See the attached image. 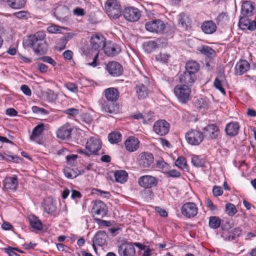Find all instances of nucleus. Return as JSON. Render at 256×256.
<instances>
[{"label": "nucleus", "instance_id": "nucleus-11", "mask_svg": "<svg viewBox=\"0 0 256 256\" xmlns=\"http://www.w3.org/2000/svg\"><path fill=\"white\" fill-rule=\"evenodd\" d=\"M153 129L156 134L160 136H165L168 132L170 124L164 120H158L154 123Z\"/></svg>", "mask_w": 256, "mask_h": 256}, {"label": "nucleus", "instance_id": "nucleus-8", "mask_svg": "<svg viewBox=\"0 0 256 256\" xmlns=\"http://www.w3.org/2000/svg\"><path fill=\"white\" fill-rule=\"evenodd\" d=\"M145 28L152 32L162 33L165 28V24L160 20H155L146 22Z\"/></svg>", "mask_w": 256, "mask_h": 256}, {"label": "nucleus", "instance_id": "nucleus-41", "mask_svg": "<svg viewBox=\"0 0 256 256\" xmlns=\"http://www.w3.org/2000/svg\"><path fill=\"white\" fill-rule=\"evenodd\" d=\"M108 141L111 144H116L122 140V134L119 132H112L108 134Z\"/></svg>", "mask_w": 256, "mask_h": 256}, {"label": "nucleus", "instance_id": "nucleus-3", "mask_svg": "<svg viewBox=\"0 0 256 256\" xmlns=\"http://www.w3.org/2000/svg\"><path fill=\"white\" fill-rule=\"evenodd\" d=\"M174 90L176 96L182 103L185 104L190 100V88L178 84L175 86Z\"/></svg>", "mask_w": 256, "mask_h": 256}, {"label": "nucleus", "instance_id": "nucleus-30", "mask_svg": "<svg viewBox=\"0 0 256 256\" xmlns=\"http://www.w3.org/2000/svg\"><path fill=\"white\" fill-rule=\"evenodd\" d=\"M201 28L202 32L205 34H212L216 31V26L214 22L208 20L203 22Z\"/></svg>", "mask_w": 256, "mask_h": 256}, {"label": "nucleus", "instance_id": "nucleus-19", "mask_svg": "<svg viewBox=\"0 0 256 256\" xmlns=\"http://www.w3.org/2000/svg\"><path fill=\"white\" fill-rule=\"evenodd\" d=\"M104 50L105 54L108 56H114L118 54L121 50L118 44L110 42L106 43Z\"/></svg>", "mask_w": 256, "mask_h": 256}, {"label": "nucleus", "instance_id": "nucleus-39", "mask_svg": "<svg viewBox=\"0 0 256 256\" xmlns=\"http://www.w3.org/2000/svg\"><path fill=\"white\" fill-rule=\"evenodd\" d=\"M221 224V220L216 216H212L209 218V226L213 229H216Z\"/></svg>", "mask_w": 256, "mask_h": 256}, {"label": "nucleus", "instance_id": "nucleus-35", "mask_svg": "<svg viewBox=\"0 0 256 256\" xmlns=\"http://www.w3.org/2000/svg\"><path fill=\"white\" fill-rule=\"evenodd\" d=\"M242 232V230L240 228H234L226 234L224 239L229 241L234 240L240 236Z\"/></svg>", "mask_w": 256, "mask_h": 256}, {"label": "nucleus", "instance_id": "nucleus-57", "mask_svg": "<svg viewBox=\"0 0 256 256\" xmlns=\"http://www.w3.org/2000/svg\"><path fill=\"white\" fill-rule=\"evenodd\" d=\"M20 89L24 94L26 96H30L32 94V92L29 87L26 84L21 86Z\"/></svg>", "mask_w": 256, "mask_h": 256}, {"label": "nucleus", "instance_id": "nucleus-51", "mask_svg": "<svg viewBox=\"0 0 256 256\" xmlns=\"http://www.w3.org/2000/svg\"><path fill=\"white\" fill-rule=\"evenodd\" d=\"M65 87L69 90L73 92H76L78 91V86L74 83L68 82L64 84Z\"/></svg>", "mask_w": 256, "mask_h": 256}, {"label": "nucleus", "instance_id": "nucleus-50", "mask_svg": "<svg viewBox=\"0 0 256 256\" xmlns=\"http://www.w3.org/2000/svg\"><path fill=\"white\" fill-rule=\"evenodd\" d=\"M200 50L202 53L208 56L212 55L214 52V50L208 46H202Z\"/></svg>", "mask_w": 256, "mask_h": 256}, {"label": "nucleus", "instance_id": "nucleus-23", "mask_svg": "<svg viewBox=\"0 0 256 256\" xmlns=\"http://www.w3.org/2000/svg\"><path fill=\"white\" fill-rule=\"evenodd\" d=\"M250 68V64L246 60H240L238 62L234 68V74L236 76H241L247 72Z\"/></svg>", "mask_w": 256, "mask_h": 256}, {"label": "nucleus", "instance_id": "nucleus-63", "mask_svg": "<svg viewBox=\"0 0 256 256\" xmlns=\"http://www.w3.org/2000/svg\"><path fill=\"white\" fill-rule=\"evenodd\" d=\"M233 226V224L229 221H226L224 224H222L221 226L223 230H228Z\"/></svg>", "mask_w": 256, "mask_h": 256}, {"label": "nucleus", "instance_id": "nucleus-28", "mask_svg": "<svg viewBox=\"0 0 256 256\" xmlns=\"http://www.w3.org/2000/svg\"><path fill=\"white\" fill-rule=\"evenodd\" d=\"M104 96L108 101L116 102L118 98L119 92L116 88H110L105 90Z\"/></svg>", "mask_w": 256, "mask_h": 256}, {"label": "nucleus", "instance_id": "nucleus-54", "mask_svg": "<svg viewBox=\"0 0 256 256\" xmlns=\"http://www.w3.org/2000/svg\"><path fill=\"white\" fill-rule=\"evenodd\" d=\"M64 112L68 115L74 116L78 114V110L74 108H70L66 110Z\"/></svg>", "mask_w": 256, "mask_h": 256}, {"label": "nucleus", "instance_id": "nucleus-9", "mask_svg": "<svg viewBox=\"0 0 256 256\" xmlns=\"http://www.w3.org/2000/svg\"><path fill=\"white\" fill-rule=\"evenodd\" d=\"M198 212V208L196 205L191 202L185 203L181 208L182 214L188 218L194 217L197 214Z\"/></svg>", "mask_w": 256, "mask_h": 256}, {"label": "nucleus", "instance_id": "nucleus-17", "mask_svg": "<svg viewBox=\"0 0 256 256\" xmlns=\"http://www.w3.org/2000/svg\"><path fill=\"white\" fill-rule=\"evenodd\" d=\"M180 82L182 86H186L190 88L196 80V76L186 71L182 74L179 78Z\"/></svg>", "mask_w": 256, "mask_h": 256}, {"label": "nucleus", "instance_id": "nucleus-33", "mask_svg": "<svg viewBox=\"0 0 256 256\" xmlns=\"http://www.w3.org/2000/svg\"><path fill=\"white\" fill-rule=\"evenodd\" d=\"M186 71L196 75V73L199 70V64L195 61L190 60L186 63Z\"/></svg>", "mask_w": 256, "mask_h": 256}, {"label": "nucleus", "instance_id": "nucleus-40", "mask_svg": "<svg viewBox=\"0 0 256 256\" xmlns=\"http://www.w3.org/2000/svg\"><path fill=\"white\" fill-rule=\"evenodd\" d=\"M194 106L199 109H206L208 106V101L205 98H198L194 102Z\"/></svg>", "mask_w": 256, "mask_h": 256}, {"label": "nucleus", "instance_id": "nucleus-5", "mask_svg": "<svg viewBox=\"0 0 256 256\" xmlns=\"http://www.w3.org/2000/svg\"><path fill=\"white\" fill-rule=\"evenodd\" d=\"M124 18L128 21L134 22L138 21L141 16V12L137 8L130 6L126 8L122 12Z\"/></svg>", "mask_w": 256, "mask_h": 256}, {"label": "nucleus", "instance_id": "nucleus-47", "mask_svg": "<svg viewBox=\"0 0 256 256\" xmlns=\"http://www.w3.org/2000/svg\"><path fill=\"white\" fill-rule=\"evenodd\" d=\"M176 165L181 169H187L186 161L184 157L178 158L175 162Z\"/></svg>", "mask_w": 256, "mask_h": 256}, {"label": "nucleus", "instance_id": "nucleus-22", "mask_svg": "<svg viewBox=\"0 0 256 256\" xmlns=\"http://www.w3.org/2000/svg\"><path fill=\"white\" fill-rule=\"evenodd\" d=\"M102 111L110 114H115L117 112L118 108L116 102L103 100L101 102Z\"/></svg>", "mask_w": 256, "mask_h": 256}, {"label": "nucleus", "instance_id": "nucleus-42", "mask_svg": "<svg viewBox=\"0 0 256 256\" xmlns=\"http://www.w3.org/2000/svg\"><path fill=\"white\" fill-rule=\"evenodd\" d=\"M170 55L164 52H160L156 56V60L157 62L162 64H167L170 58Z\"/></svg>", "mask_w": 256, "mask_h": 256}, {"label": "nucleus", "instance_id": "nucleus-15", "mask_svg": "<svg viewBox=\"0 0 256 256\" xmlns=\"http://www.w3.org/2000/svg\"><path fill=\"white\" fill-rule=\"evenodd\" d=\"M138 183L141 186L148 188L156 186L158 184V180L152 176L146 175L139 178Z\"/></svg>", "mask_w": 256, "mask_h": 256}, {"label": "nucleus", "instance_id": "nucleus-61", "mask_svg": "<svg viewBox=\"0 0 256 256\" xmlns=\"http://www.w3.org/2000/svg\"><path fill=\"white\" fill-rule=\"evenodd\" d=\"M168 175L169 177L178 178L180 176V174L176 170H172L168 172Z\"/></svg>", "mask_w": 256, "mask_h": 256}, {"label": "nucleus", "instance_id": "nucleus-16", "mask_svg": "<svg viewBox=\"0 0 256 256\" xmlns=\"http://www.w3.org/2000/svg\"><path fill=\"white\" fill-rule=\"evenodd\" d=\"M153 156L150 152H142L138 156V164L142 168H148L153 162Z\"/></svg>", "mask_w": 256, "mask_h": 256}, {"label": "nucleus", "instance_id": "nucleus-25", "mask_svg": "<svg viewBox=\"0 0 256 256\" xmlns=\"http://www.w3.org/2000/svg\"><path fill=\"white\" fill-rule=\"evenodd\" d=\"M240 128L238 122H232L226 125L225 132L228 136H234L238 134Z\"/></svg>", "mask_w": 256, "mask_h": 256}, {"label": "nucleus", "instance_id": "nucleus-53", "mask_svg": "<svg viewBox=\"0 0 256 256\" xmlns=\"http://www.w3.org/2000/svg\"><path fill=\"white\" fill-rule=\"evenodd\" d=\"M74 34L72 33H68L66 34L64 36V37L61 38V40L63 44H64V46L60 48V50H63L66 48V44L67 42L70 40V38H72Z\"/></svg>", "mask_w": 256, "mask_h": 256}, {"label": "nucleus", "instance_id": "nucleus-49", "mask_svg": "<svg viewBox=\"0 0 256 256\" xmlns=\"http://www.w3.org/2000/svg\"><path fill=\"white\" fill-rule=\"evenodd\" d=\"M157 46L156 44L154 41H150L147 43L145 48V50L148 52H150L154 50Z\"/></svg>", "mask_w": 256, "mask_h": 256}, {"label": "nucleus", "instance_id": "nucleus-37", "mask_svg": "<svg viewBox=\"0 0 256 256\" xmlns=\"http://www.w3.org/2000/svg\"><path fill=\"white\" fill-rule=\"evenodd\" d=\"M28 220L30 224L33 228L37 230H41L42 228L40 221L34 216H29Z\"/></svg>", "mask_w": 256, "mask_h": 256}, {"label": "nucleus", "instance_id": "nucleus-44", "mask_svg": "<svg viewBox=\"0 0 256 256\" xmlns=\"http://www.w3.org/2000/svg\"><path fill=\"white\" fill-rule=\"evenodd\" d=\"M191 162L192 164L196 167H201L204 166V160L198 156H193Z\"/></svg>", "mask_w": 256, "mask_h": 256}, {"label": "nucleus", "instance_id": "nucleus-58", "mask_svg": "<svg viewBox=\"0 0 256 256\" xmlns=\"http://www.w3.org/2000/svg\"><path fill=\"white\" fill-rule=\"evenodd\" d=\"M43 62L51 64L53 66H54L56 64V62L50 57L46 56L42 57L40 58Z\"/></svg>", "mask_w": 256, "mask_h": 256}, {"label": "nucleus", "instance_id": "nucleus-6", "mask_svg": "<svg viewBox=\"0 0 256 256\" xmlns=\"http://www.w3.org/2000/svg\"><path fill=\"white\" fill-rule=\"evenodd\" d=\"M204 138L202 132L195 130L188 132L186 134V138L188 143L192 145L198 146Z\"/></svg>", "mask_w": 256, "mask_h": 256}, {"label": "nucleus", "instance_id": "nucleus-48", "mask_svg": "<svg viewBox=\"0 0 256 256\" xmlns=\"http://www.w3.org/2000/svg\"><path fill=\"white\" fill-rule=\"evenodd\" d=\"M214 84L216 88L218 90L224 95L226 94V92L224 88L222 87V82L218 78L215 79Z\"/></svg>", "mask_w": 256, "mask_h": 256}, {"label": "nucleus", "instance_id": "nucleus-45", "mask_svg": "<svg viewBox=\"0 0 256 256\" xmlns=\"http://www.w3.org/2000/svg\"><path fill=\"white\" fill-rule=\"evenodd\" d=\"M226 212L228 216H232L236 214L237 210L234 204L228 203L226 206Z\"/></svg>", "mask_w": 256, "mask_h": 256}, {"label": "nucleus", "instance_id": "nucleus-64", "mask_svg": "<svg viewBox=\"0 0 256 256\" xmlns=\"http://www.w3.org/2000/svg\"><path fill=\"white\" fill-rule=\"evenodd\" d=\"M74 14L78 16H82L85 14L84 9L82 8H76L74 10Z\"/></svg>", "mask_w": 256, "mask_h": 256}, {"label": "nucleus", "instance_id": "nucleus-21", "mask_svg": "<svg viewBox=\"0 0 256 256\" xmlns=\"http://www.w3.org/2000/svg\"><path fill=\"white\" fill-rule=\"evenodd\" d=\"M105 38L102 35H94L91 36L90 44L93 49L98 50L104 48L106 44Z\"/></svg>", "mask_w": 256, "mask_h": 256}, {"label": "nucleus", "instance_id": "nucleus-59", "mask_svg": "<svg viewBox=\"0 0 256 256\" xmlns=\"http://www.w3.org/2000/svg\"><path fill=\"white\" fill-rule=\"evenodd\" d=\"M82 120L86 124H90L92 120V117L88 114H84L82 116Z\"/></svg>", "mask_w": 256, "mask_h": 256}, {"label": "nucleus", "instance_id": "nucleus-32", "mask_svg": "<svg viewBox=\"0 0 256 256\" xmlns=\"http://www.w3.org/2000/svg\"><path fill=\"white\" fill-rule=\"evenodd\" d=\"M107 235L104 231H98L94 236V242L99 246L104 244Z\"/></svg>", "mask_w": 256, "mask_h": 256}, {"label": "nucleus", "instance_id": "nucleus-62", "mask_svg": "<svg viewBox=\"0 0 256 256\" xmlns=\"http://www.w3.org/2000/svg\"><path fill=\"white\" fill-rule=\"evenodd\" d=\"M48 66L44 64L40 63L38 64V70L42 73L46 72L48 70Z\"/></svg>", "mask_w": 256, "mask_h": 256}, {"label": "nucleus", "instance_id": "nucleus-1", "mask_svg": "<svg viewBox=\"0 0 256 256\" xmlns=\"http://www.w3.org/2000/svg\"><path fill=\"white\" fill-rule=\"evenodd\" d=\"M46 34L44 32L39 31L32 36H30L26 41L28 46H32L34 52L38 54H44L48 50V44L44 40Z\"/></svg>", "mask_w": 256, "mask_h": 256}, {"label": "nucleus", "instance_id": "nucleus-56", "mask_svg": "<svg viewBox=\"0 0 256 256\" xmlns=\"http://www.w3.org/2000/svg\"><path fill=\"white\" fill-rule=\"evenodd\" d=\"M212 192L215 196H221L223 193V190L220 186H214L212 189Z\"/></svg>", "mask_w": 256, "mask_h": 256}, {"label": "nucleus", "instance_id": "nucleus-60", "mask_svg": "<svg viewBox=\"0 0 256 256\" xmlns=\"http://www.w3.org/2000/svg\"><path fill=\"white\" fill-rule=\"evenodd\" d=\"M227 15L226 14L222 13L220 14L216 18V22L218 24L219 23L227 20Z\"/></svg>", "mask_w": 256, "mask_h": 256}, {"label": "nucleus", "instance_id": "nucleus-26", "mask_svg": "<svg viewBox=\"0 0 256 256\" xmlns=\"http://www.w3.org/2000/svg\"><path fill=\"white\" fill-rule=\"evenodd\" d=\"M4 185L6 189L16 190L18 186V180L17 176L6 177L4 180Z\"/></svg>", "mask_w": 256, "mask_h": 256}, {"label": "nucleus", "instance_id": "nucleus-46", "mask_svg": "<svg viewBox=\"0 0 256 256\" xmlns=\"http://www.w3.org/2000/svg\"><path fill=\"white\" fill-rule=\"evenodd\" d=\"M65 28L60 26L57 25L52 24L48 27L47 30L50 33H61L62 30H64Z\"/></svg>", "mask_w": 256, "mask_h": 256}, {"label": "nucleus", "instance_id": "nucleus-31", "mask_svg": "<svg viewBox=\"0 0 256 256\" xmlns=\"http://www.w3.org/2000/svg\"><path fill=\"white\" fill-rule=\"evenodd\" d=\"M135 246L141 250L142 256H152L154 254V249L149 246H146L139 242H136Z\"/></svg>", "mask_w": 256, "mask_h": 256}, {"label": "nucleus", "instance_id": "nucleus-34", "mask_svg": "<svg viewBox=\"0 0 256 256\" xmlns=\"http://www.w3.org/2000/svg\"><path fill=\"white\" fill-rule=\"evenodd\" d=\"M190 18L188 15L184 14L179 15L178 26L182 30H187L188 25L190 24Z\"/></svg>", "mask_w": 256, "mask_h": 256}, {"label": "nucleus", "instance_id": "nucleus-43", "mask_svg": "<svg viewBox=\"0 0 256 256\" xmlns=\"http://www.w3.org/2000/svg\"><path fill=\"white\" fill-rule=\"evenodd\" d=\"M44 210L48 214H52L56 210V206L52 200H50L46 203Z\"/></svg>", "mask_w": 256, "mask_h": 256}, {"label": "nucleus", "instance_id": "nucleus-24", "mask_svg": "<svg viewBox=\"0 0 256 256\" xmlns=\"http://www.w3.org/2000/svg\"><path fill=\"white\" fill-rule=\"evenodd\" d=\"M254 3L252 1H245L242 6L241 15L252 16L254 14Z\"/></svg>", "mask_w": 256, "mask_h": 256}, {"label": "nucleus", "instance_id": "nucleus-4", "mask_svg": "<svg viewBox=\"0 0 256 256\" xmlns=\"http://www.w3.org/2000/svg\"><path fill=\"white\" fill-rule=\"evenodd\" d=\"M204 138L208 140H213L218 138L220 134L219 127L216 124H210L202 129Z\"/></svg>", "mask_w": 256, "mask_h": 256}, {"label": "nucleus", "instance_id": "nucleus-20", "mask_svg": "<svg viewBox=\"0 0 256 256\" xmlns=\"http://www.w3.org/2000/svg\"><path fill=\"white\" fill-rule=\"evenodd\" d=\"M106 69L108 73L112 76H119L123 72L122 66L118 62H110L106 66Z\"/></svg>", "mask_w": 256, "mask_h": 256}, {"label": "nucleus", "instance_id": "nucleus-10", "mask_svg": "<svg viewBox=\"0 0 256 256\" xmlns=\"http://www.w3.org/2000/svg\"><path fill=\"white\" fill-rule=\"evenodd\" d=\"M136 96L138 100H144L148 95L150 90L148 87V82H144V83H138L135 87Z\"/></svg>", "mask_w": 256, "mask_h": 256}, {"label": "nucleus", "instance_id": "nucleus-14", "mask_svg": "<svg viewBox=\"0 0 256 256\" xmlns=\"http://www.w3.org/2000/svg\"><path fill=\"white\" fill-rule=\"evenodd\" d=\"M118 254L120 256H134L136 250L131 244L124 243L118 246Z\"/></svg>", "mask_w": 256, "mask_h": 256}, {"label": "nucleus", "instance_id": "nucleus-38", "mask_svg": "<svg viewBox=\"0 0 256 256\" xmlns=\"http://www.w3.org/2000/svg\"><path fill=\"white\" fill-rule=\"evenodd\" d=\"M114 177L117 182L123 183L126 180L128 174L124 170H118L115 172Z\"/></svg>", "mask_w": 256, "mask_h": 256}, {"label": "nucleus", "instance_id": "nucleus-29", "mask_svg": "<svg viewBox=\"0 0 256 256\" xmlns=\"http://www.w3.org/2000/svg\"><path fill=\"white\" fill-rule=\"evenodd\" d=\"M72 132V128L70 126L64 125L58 130L56 134L58 138L65 140L70 138Z\"/></svg>", "mask_w": 256, "mask_h": 256}, {"label": "nucleus", "instance_id": "nucleus-55", "mask_svg": "<svg viewBox=\"0 0 256 256\" xmlns=\"http://www.w3.org/2000/svg\"><path fill=\"white\" fill-rule=\"evenodd\" d=\"M14 15L18 18L26 19L28 18V14L26 11H20L14 13Z\"/></svg>", "mask_w": 256, "mask_h": 256}, {"label": "nucleus", "instance_id": "nucleus-52", "mask_svg": "<svg viewBox=\"0 0 256 256\" xmlns=\"http://www.w3.org/2000/svg\"><path fill=\"white\" fill-rule=\"evenodd\" d=\"M32 110L33 112L36 114H48V111L43 108H38L36 106H33L32 108Z\"/></svg>", "mask_w": 256, "mask_h": 256}, {"label": "nucleus", "instance_id": "nucleus-27", "mask_svg": "<svg viewBox=\"0 0 256 256\" xmlns=\"http://www.w3.org/2000/svg\"><path fill=\"white\" fill-rule=\"evenodd\" d=\"M124 144L127 150L132 152L138 148L139 141L138 138L130 136L125 141Z\"/></svg>", "mask_w": 256, "mask_h": 256}, {"label": "nucleus", "instance_id": "nucleus-18", "mask_svg": "<svg viewBox=\"0 0 256 256\" xmlns=\"http://www.w3.org/2000/svg\"><path fill=\"white\" fill-rule=\"evenodd\" d=\"M107 212L106 206L102 201H96L92 208V212L93 214L100 218H103L106 215Z\"/></svg>", "mask_w": 256, "mask_h": 256}, {"label": "nucleus", "instance_id": "nucleus-12", "mask_svg": "<svg viewBox=\"0 0 256 256\" xmlns=\"http://www.w3.org/2000/svg\"><path fill=\"white\" fill-rule=\"evenodd\" d=\"M249 16H242L239 20V26L242 30L248 29L250 30H254L256 28V21L251 20Z\"/></svg>", "mask_w": 256, "mask_h": 256}, {"label": "nucleus", "instance_id": "nucleus-13", "mask_svg": "<svg viewBox=\"0 0 256 256\" xmlns=\"http://www.w3.org/2000/svg\"><path fill=\"white\" fill-rule=\"evenodd\" d=\"M53 14L58 20L62 22L65 21L68 17V8L64 5H60L54 8Z\"/></svg>", "mask_w": 256, "mask_h": 256}, {"label": "nucleus", "instance_id": "nucleus-7", "mask_svg": "<svg viewBox=\"0 0 256 256\" xmlns=\"http://www.w3.org/2000/svg\"><path fill=\"white\" fill-rule=\"evenodd\" d=\"M102 142L98 136H92L88 140L86 144V150L89 152L90 154H96L97 152L101 148Z\"/></svg>", "mask_w": 256, "mask_h": 256}, {"label": "nucleus", "instance_id": "nucleus-36", "mask_svg": "<svg viewBox=\"0 0 256 256\" xmlns=\"http://www.w3.org/2000/svg\"><path fill=\"white\" fill-rule=\"evenodd\" d=\"M44 124H40L37 125L32 130V134L30 136V139L34 140L40 136L44 130Z\"/></svg>", "mask_w": 256, "mask_h": 256}, {"label": "nucleus", "instance_id": "nucleus-2", "mask_svg": "<svg viewBox=\"0 0 256 256\" xmlns=\"http://www.w3.org/2000/svg\"><path fill=\"white\" fill-rule=\"evenodd\" d=\"M104 9L106 14L111 19H118L122 15V6L116 0H107Z\"/></svg>", "mask_w": 256, "mask_h": 256}]
</instances>
